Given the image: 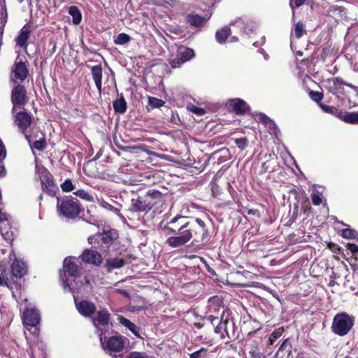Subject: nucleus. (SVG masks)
<instances>
[{
  "label": "nucleus",
  "mask_w": 358,
  "mask_h": 358,
  "mask_svg": "<svg viewBox=\"0 0 358 358\" xmlns=\"http://www.w3.org/2000/svg\"><path fill=\"white\" fill-rule=\"evenodd\" d=\"M291 353V345L289 339H285L279 347L275 355V358H284L286 355L289 357Z\"/></svg>",
  "instance_id": "c85d7f7f"
},
{
  "label": "nucleus",
  "mask_w": 358,
  "mask_h": 358,
  "mask_svg": "<svg viewBox=\"0 0 358 358\" xmlns=\"http://www.w3.org/2000/svg\"><path fill=\"white\" fill-rule=\"evenodd\" d=\"M10 216L0 209V233L5 239H10L12 232L10 231Z\"/></svg>",
  "instance_id": "4468645a"
},
{
  "label": "nucleus",
  "mask_w": 358,
  "mask_h": 358,
  "mask_svg": "<svg viewBox=\"0 0 358 358\" xmlns=\"http://www.w3.org/2000/svg\"><path fill=\"white\" fill-rule=\"evenodd\" d=\"M165 104V101L154 96L148 97V105L152 108H159Z\"/></svg>",
  "instance_id": "ea45409f"
},
{
  "label": "nucleus",
  "mask_w": 358,
  "mask_h": 358,
  "mask_svg": "<svg viewBox=\"0 0 358 358\" xmlns=\"http://www.w3.org/2000/svg\"><path fill=\"white\" fill-rule=\"evenodd\" d=\"M231 33V29L229 27H224L220 29L217 30L215 33L216 41L220 44L224 43Z\"/></svg>",
  "instance_id": "7c9ffc66"
},
{
  "label": "nucleus",
  "mask_w": 358,
  "mask_h": 358,
  "mask_svg": "<svg viewBox=\"0 0 358 358\" xmlns=\"http://www.w3.org/2000/svg\"><path fill=\"white\" fill-rule=\"evenodd\" d=\"M76 308L78 313L86 317H92L96 310L95 305L92 302L87 300H83L78 303H76Z\"/></svg>",
  "instance_id": "ddd939ff"
},
{
  "label": "nucleus",
  "mask_w": 358,
  "mask_h": 358,
  "mask_svg": "<svg viewBox=\"0 0 358 358\" xmlns=\"http://www.w3.org/2000/svg\"><path fill=\"white\" fill-rule=\"evenodd\" d=\"M38 140H34L29 144L31 148H34L38 151H43L46 148V141L45 134L38 130Z\"/></svg>",
  "instance_id": "c756f323"
},
{
  "label": "nucleus",
  "mask_w": 358,
  "mask_h": 358,
  "mask_svg": "<svg viewBox=\"0 0 358 358\" xmlns=\"http://www.w3.org/2000/svg\"><path fill=\"white\" fill-rule=\"evenodd\" d=\"M248 353L251 358H262V353L258 348H248Z\"/></svg>",
  "instance_id": "09e8293b"
},
{
  "label": "nucleus",
  "mask_w": 358,
  "mask_h": 358,
  "mask_svg": "<svg viewBox=\"0 0 358 358\" xmlns=\"http://www.w3.org/2000/svg\"><path fill=\"white\" fill-rule=\"evenodd\" d=\"M62 189L65 192H71L76 189V185L72 182L71 179H66L61 184Z\"/></svg>",
  "instance_id": "79ce46f5"
},
{
  "label": "nucleus",
  "mask_w": 358,
  "mask_h": 358,
  "mask_svg": "<svg viewBox=\"0 0 358 358\" xmlns=\"http://www.w3.org/2000/svg\"><path fill=\"white\" fill-rule=\"evenodd\" d=\"M305 3V0H295L294 3H293L292 0L289 1V6L292 9V15L294 16L295 12L294 9L300 7Z\"/></svg>",
  "instance_id": "603ef678"
},
{
  "label": "nucleus",
  "mask_w": 358,
  "mask_h": 358,
  "mask_svg": "<svg viewBox=\"0 0 358 358\" xmlns=\"http://www.w3.org/2000/svg\"><path fill=\"white\" fill-rule=\"evenodd\" d=\"M22 320L25 325L36 327L40 322L38 310L33 308H27L23 312Z\"/></svg>",
  "instance_id": "f8f14e48"
},
{
  "label": "nucleus",
  "mask_w": 358,
  "mask_h": 358,
  "mask_svg": "<svg viewBox=\"0 0 358 358\" xmlns=\"http://www.w3.org/2000/svg\"><path fill=\"white\" fill-rule=\"evenodd\" d=\"M102 71L103 69L101 65H95L91 68L92 76L99 94H101L102 90Z\"/></svg>",
  "instance_id": "412c9836"
},
{
  "label": "nucleus",
  "mask_w": 358,
  "mask_h": 358,
  "mask_svg": "<svg viewBox=\"0 0 358 358\" xmlns=\"http://www.w3.org/2000/svg\"><path fill=\"white\" fill-rule=\"evenodd\" d=\"M97 238L105 244H110L118 238L117 231L115 229L103 231L102 234L97 235Z\"/></svg>",
  "instance_id": "393cba45"
},
{
  "label": "nucleus",
  "mask_w": 358,
  "mask_h": 358,
  "mask_svg": "<svg viewBox=\"0 0 358 358\" xmlns=\"http://www.w3.org/2000/svg\"><path fill=\"white\" fill-rule=\"evenodd\" d=\"M355 318L345 312L337 313L333 318L331 331L339 336L347 335L355 324Z\"/></svg>",
  "instance_id": "39448f33"
},
{
  "label": "nucleus",
  "mask_w": 358,
  "mask_h": 358,
  "mask_svg": "<svg viewBox=\"0 0 358 358\" xmlns=\"http://www.w3.org/2000/svg\"><path fill=\"white\" fill-rule=\"evenodd\" d=\"M206 350L203 348H201L199 350L192 353L190 355V358H203L202 354L205 353Z\"/></svg>",
  "instance_id": "4d7b16f0"
},
{
  "label": "nucleus",
  "mask_w": 358,
  "mask_h": 358,
  "mask_svg": "<svg viewBox=\"0 0 358 358\" xmlns=\"http://www.w3.org/2000/svg\"><path fill=\"white\" fill-rule=\"evenodd\" d=\"M228 318H224V314L223 313L219 322L215 327V333L219 334L222 339H224V333H225L226 329H227Z\"/></svg>",
  "instance_id": "2f4dec72"
},
{
  "label": "nucleus",
  "mask_w": 358,
  "mask_h": 358,
  "mask_svg": "<svg viewBox=\"0 0 358 358\" xmlns=\"http://www.w3.org/2000/svg\"><path fill=\"white\" fill-rule=\"evenodd\" d=\"M312 202L315 206H319L322 203V198L320 195L316 194H313L311 195Z\"/></svg>",
  "instance_id": "052dcab7"
},
{
  "label": "nucleus",
  "mask_w": 358,
  "mask_h": 358,
  "mask_svg": "<svg viewBox=\"0 0 358 358\" xmlns=\"http://www.w3.org/2000/svg\"><path fill=\"white\" fill-rule=\"evenodd\" d=\"M188 110L197 115H203L206 113V110L203 108L197 107L194 105L189 106Z\"/></svg>",
  "instance_id": "49530a36"
},
{
  "label": "nucleus",
  "mask_w": 358,
  "mask_h": 358,
  "mask_svg": "<svg viewBox=\"0 0 358 358\" xmlns=\"http://www.w3.org/2000/svg\"><path fill=\"white\" fill-rule=\"evenodd\" d=\"M125 264L124 259L119 257H114L108 259L105 264V267L108 271H111L113 269L120 268Z\"/></svg>",
  "instance_id": "cd10ccee"
},
{
  "label": "nucleus",
  "mask_w": 358,
  "mask_h": 358,
  "mask_svg": "<svg viewBox=\"0 0 358 358\" xmlns=\"http://www.w3.org/2000/svg\"><path fill=\"white\" fill-rule=\"evenodd\" d=\"M57 210L60 216L68 220H75L83 210L79 200L73 196L57 197Z\"/></svg>",
  "instance_id": "7ed1b4c3"
},
{
  "label": "nucleus",
  "mask_w": 358,
  "mask_h": 358,
  "mask_svg": "<svg viewBox=\"0 0 358 358\" xmlns=\"http://www.w3.org/2000/svg\"><path fill=\"white\" fill-rule=\"evenodd\" d=\"M131 40L129 35L125 33L119 34L115 38L114 43L117 45H124Z\"/></svg>",
  "instance_id": "4c0bfd02"
},
{
  "label": "nucleus",
  "mask_w": 358,
  "mask_h": 358,
  "mask_svg": "<svg viewBox=\"0 0 358 358\" xmlns=\"http://www.w3.org/2000/svg\"><path fill=\"white\" fill-rule=\"evenodd\" d=\"M6 175V169L4 166L0 163V178L3 177Z\"/></svg>",
  "instance_id": "69168bd1"
},
{
  "label": "nucleus",
  "mask_w": 358,
  "mask_h": 358,
  "mask_svg": "<svg viewBox=\"0 0 358 358\" xmlns=\"http://www.w3.org/2000/svg\"><path fill=\"white\" fill-rule=\"evenodd\" d=\"M69 14L72 16V21L74 24L77 25L80 23L82 20V14L77 6H70L69 8Z\"/></svg>",
  "instance_id": "72a5a7b5"
},
{
  "label": "nucleus",
  "mask_w": 358,
  "mask_h": 358,
  "mask_svg": "<svg viewBox=\"0 0 358 358\" xmlns=\"http://www.w3.org/2000/svg\"><path fill=\"white\" fill-rule=\"evenodd\" d=\"M13 121L23 134L29 144L36 139L38 136V129L32 127L34 118L30 113L25 110L15 112L13 114Z\"/></svg>",
  "instance_id": "f03ea898"
},
{
  "label": "nucleus",
  "mask_w": 358,
  "mask_h": 358,
  "mask_svg": "<svg viewBox=\"0 0 358 358\" xmlns=\"http://www.w3.org/2000/svg\"><path fill=\"white\" fill-rule=\"evenodd\" d=\"M269 130L271 133H275L278 129L277 126L273 120H271L268 124L265 125Z\"/></svg>",
  "instance_id": "680f3d73"
},
{
  "label": "nucleus",
  "mask_w": 358,
  "mask_h": 358,
  "mask_svg": "<svg viewBox=\"0 0 358 358\" xmlns=\"http://www.w3.org/2000/svg\"><path fill=\"white\" fill-rule=\"evenodd\" d=\"M236 23L243 24V31L247 34L255 32L257 28V25L254 22L249 20L244 17H239L235 21H232L230 22L229 25H234Z\"/></svg>",
  "instance_id": "4be33fe9"
},
{
  "label": "nucleus",
  "mask_w": 358,
  "mask_h": 358,
  "mask_svg": "<svg viewBox=\"0 0 358 358\" xmlns=\"http://www.w3.org/2000/svg\"><path fill=\"white\" fill-rule=\"evenodd\" d=\"M0 286L6 285V287L10 288V285L9 284V280L8 278H6V270L3 266H0Z\"/></svg>",
  "instance_id": "37998d69"
},
{
  "label": "nucleus",
  "mask_w": 358,
  "mask_h": 358,
  "mask_svg": "<svg viewBox=\"0 0 358 358\" xmlns=\"http://www.w3.org/2000/svg\"><path fill=\"white\" fill-rule=\"evenodd\" d=\"M117 320L122 325L127 328L135 336L143 339L140 334L141 329L139 327H137L134 323L122 315L118 316Z\"/></svg>",
  "instance_id": "a211bd4d"
},
{
  "label": "nucleus",
  "mask_w": 358,
  "mask_h": 358,
  "mask_svg": "<svg viewBox=\"0 0 358 358\" xmlns=\"http://www.w3.org/2000/svg\"><path fill=\"white\" fill-rule=\"evenodd\" d=\"M113 106L116 113L123 114L127 111V104L122 94L118 99L113 101Z\"/></svg>",
  "instance_id": "bb28decb"
},
{
  "label": "nucleus",
  "mask_w": 358,
  "mask_h": 358,
  "mask_svg": "<svg viewBox=\"0 0 358 358\" xmlns=\"http://www.w3.org/2000/svg\"><path fill=\"white\" fill-rule=\"evenodd\" d=\"M259 121L264 125L268 124L271 121V118L266 115L264 113H259L258 115Z\"/></svg>",
  "instance_id": "6e6d98bb"
},
{
  "label": "nucleus",
  "mask_w": 358,
  "mask_h": 358,
  "mask_svg": "<svg viewBox=\"0 0 358 358\" xmlns=\"http://www.w3.org/2000/svg\"><path fill=\"white\" fill-rule=\"evenodd\" d=\"M342 236L345 238H357L358 232L352 229H345L342 231Z\"/></svg>",
  "instance_id": "c03bdc74"
},
{
  "label": "nucleus",
  "mask_w": 358,
  "mask_h": 358,
  "mask_svg": "<svg viewBox=\"0 0 358 358\" xmlns=\"http://www.w3.org/2000/svg\"><path fill=\"white\" fill-rule=\"evenodd\" d=\"M228 159H229V158H228L227 156H225V155L220 156V157L218 158V159H217V163H218V164H221V163H222V162H224L227 161Z\"/></svg>",
  "instance_id": "774afa93"
},
{
  "label": "nucleus",
  "mask_w": 358,
  "mask_h": 358,
  "mask_svg": "<svg viewBox=\"0 0 358 358\" xmlns=\"http://www.w3.org/2000/svg\"><path fill=\"white\" fill-rule=\"evenodd\" d=\"M164 196L162 192L157 190L152 189V208L163 202Z\"/></svg>",
  "instance_id": "e433bc0d"
},
{
  "label": "nucleus",
  "mask_w": 358,
  "mask_h": 358,
  "mask_svg": "<svg viewBox=\"0 0 358 358\" xmlns=\"http://www.w3.org/2000/svg\"><path fill=\"white\" fill-rule=\"evenodd\" d=\"M320 106L326 113L331 114H337L338 113V110L333 106H327L322 103H320Z\"/></svg>",
  "instance_id": "5fc2aeb1"
},
{
  "label": "nucleus",
  "mask_w": 358,
  "mask_h": 358,
  "mask_svg": "<svg viewBox=\"0 0 358 358\" xmlns=\"http://www.w3.org/2000/svg\"><path fill=\"white\" fill-rule=\"evenodd\" d=\"M191 218L177 215L170 221L162 220L158 226L159 230L165 235H173L166 240V243L171 248L185 245L192 239Z\"/></svg>",
  "instance_id": "f257e3e1"
},
{
  "label": "nucleus",
  "mask_w": 358,
  "mask_h": 358,
  "mask_svg": "<svg viewBox=\"0 0 358 358\" xmlns=\"http://www.w3.org/2000/svg\"><path fill=\"white\" fill-rule=\"evenodd\" d=\"M234 142L236 146L241 150H243L246 148L247 139L245 138H236Z\"/></svg>",
  "instance_id": "3c124183"
},
{
  "label": "nucleus",
  "mask_w": 358,
  "mask_h": 358,
  "mask_svg": "<svg viewBox=\"0 0 358 358\" xmlns=\"http://www.w3.org/2000/svg\"><path fill=\"white\" fill-rule=\"evenodd\" d=\"M185 62L182 60H181V58L178 57V58L174 59L171 62V65L173 68H178L180 67Z\"/></svg>",
  "instance_id": "bf43d9fd"
},
{
  "label": "nucleus",
  "mask_w": 358,
  "mask_h": 358,
  "mask_svg": "<svg viewBox=\"0 0 358 358\" xmlns=\"http://www.w3.org/2000/svg\"><path fill=\"white\" fill-rule=\"evenodd\" d=\"M12 73L15 79L24 80L28 76V69L24 62H15L12 66Z\"/></svg>",
  "instance_id": "2eb2a0df"
},
{
  "label": "nucleus",
  "mask_w": 358,
  "mask_h": 358,
  "mask_svg": "<svg viewBox=\"0 0 358 358\" xmlns=\"http://www.w3.org/2000/svg\"><path fill=\"white\" fill-rule=\"evenodd\" d=\"M347 248L353 254L356 255L358 252V245L354 243H348Z\"/></svg>",
  "instance_id": "e2e57ef3"
},
{
  "label": "nucleus",
  "mask_w": 358,
  "mask_h": 358,
  "mask_svg": "<svg viewBox=\"0 0 358 358\" xmlns=\"http://www.w3.org/2000/svg\"><path fill=\"white\" fill-rule=\"evenodd\" d=\"M327 83L328 85L327 88L329 92L333 94L342 93L343 90V85L348 86L352 89H354L355 90H357V87L356 86L353 85L351 83H346L340 77H336L331 79H328L327 80Z\"/></svg>",
  "instance_id": "1a4fd4ad"
},
{
  "label": "nucleus",
  "mask_w": 358,
  "mask_h": 358,
  "mask_svg": "<svg viewBox=\"0 0 358 358\" xmlns=\"http://www.w3.org/2000/svg\"><path fill=\"white\" fill-rule=\"evenodd\" d=\"M341 119L345 122L350 124H358V113L357 112H345Z\"/></svg>",
  "instance_id": "f704fd0d"
},
{
  "label": "nucleus",
  "mask_w": 358,
  "mask_h": 358,
  "mask_svg": "<svg viewBox=\"0 0 358 358\" xmlns=\"http://www.w3.org/2000/svg\"><path fill=\"white\" fill-rule=\"evenodd\" d=\"M30 36V31L24 26L20 31L18 36L15 38L17 45L21 48H27V41Z\"/></svg>",
  "instance_id": "a878e982"
},
{
  "label": "nucleus",
  "mask_w": 358,
  "mask_h": 358,
  "mask_svg": "<svg viewBox=\"0 0 358 358\" xmlns=\"http://www.w3.org/2000/svg\"><path fill=\"white\" fill-rule=\"evenodd\" d=\"M80 258L86 264L99 266L103 262L101 255L95 250L86 249L80 255Z\"/></svg>",
  "instance_id": "9d476101"
},
{
  "label": "nucleus",
  "mask_w": 358,
  "mask_h": 358,
  "mask_svg": "<svg viewBox=\"0 0 358 358\" xmlns=\"http://www.w3.org/2000/svg\"><path fill=\"white\" fill-rule=\"evenodd\" d=\"M130 210L134 213L148 212V206L142 195H138L137 198L131 200Z\"/></svg>",
  "instance_id": "f3484780"
},
{
  "label": "nucleus",
  "mask_w": 358,
  "mask_h": 358,
  "mask_svg": "<svg viewBox=\"0 0 358 358\" xmlns=\"http://www.w3.org/2000/svg\"><path fill=\"white\" fill-rule=\"evenodd\" d=\"M11 101L13 105L12 114L15 113L17 108H23L27 102V91L25 87L17 84L11 91Z\"/></svg>",
  "instance_id": "0eeeda50"
},
{
  "label": "nucleus",
  "mask_w": 358,
  "mask_h": 358,
  "mask_svg": "<svg viewBox=\"0 0 358 358\" xmlns=\"http://www.w3.org/2000/svg\"><path fill=\"white\" fill-rule=\"evenodd\" d=\"M309 96L312 100H313L316 103H318L319 104L324 96V95L322 92H319L313 91V90H310L309 92Z\"/></svg>",
  "instance_id": "a18cd8bd"
},
{
  "label": "nucleus",
  "mask_w": 358,
  "mask_h": 358,
  "mask_svg": "<svg viewBox=\"0 0 358 358\" xmlns=\"http://www.w3.org/2000/svg\"><path fill=\"white\" fill-rule=\"evenodd\" d=\"M38 173L39 174L43 192H45L50 196H56V193L58 191V187L55 183L52 175L45 167L39 168L38 169Z\"/></svg>",
  "instance_id": "423d86ee"
},
{
  "label": "nucleus",
  "mask_w": 358,
  "mask_h": 358,
  "mask_svg": "<svg viewBox=\"0 0 358 358\" xmlns=\"http://www.w3.org/2000/svg\"><path fill=\"white\" fill-rule=\"evenodd\" d=\"M229 107L231 108L236 115H243L250 110L249 105L241 99L230 100L229 101Z\"/></svg>",
  "instance_id": "dca6fc26"
},
{
  "label": "nucleus",
  "mask_w": 358,
  "mask_h": 358,
  "mask_svg": "<svg viewBox=\"0 0 358 358\" xmlns=\"http://www.w3.org/2000/svg\"><path fill=\"white\" fill-rule=\"evenodd\" d=\"M110 315L109 312L106 309H101L97 311L96 316L92 318V322L94 326L96 328V331L100 335L102 330L99 326H106L109 323Z\"/></svg>",
  "instance_id": "9b49d317"
},
{
  "label": "nucleus",
  "mask_w": 358,
  "mask_h": 358,
  "mask_svg": "<svg viewBox=\"0 0 358 358\" xmlns=\"http://www.w3.org/2000/svg\"><path fill=\"white\" fill-rule=\"evenodd\" d=\"M329 13H331L334 18L343 19V17H346V10L343 6L337 5L331 6L329 8Z\"/></svg>",
  "instance_id": "473e14b6"
},
{
  "label": "nucleus",
  "mask_w": 358,
  "mask_h": 358,
  "mask_svg": "<svg viewBox=\"0 0 358 358\" xmlns=\"http://www.w3.org/2000/svg\"><path fill=\"white\" fill-rule=\"evenodd\" d=\"M64 271L73 278L78 276L80 273L78 265L68 258H66L64 261Z\"/></svg>",
  "instance_id": "5701e85b"
},
{
  "label": "nucleus",
  "mask_w": 358,
  "mask_h": 358,
  "mask_svg": "<svg viewBox=\"0 0 358 358\" xmlns=\"http://www.w3.org/2000/svg\"><path fill=\"white\" fill-rule=\"evenodd\" d=\"M73 194L87 201H94L93 196L89 194L87 191L82 189L76 190V192H73Z\"/></svg>",
  "instance_id": "a19ab883"
},
{
  "label": "nucleus",
  "mask_w": 358,
  "mask_h": 358,
  "mask_svg": "<svg viewBox=\"0 0 358 358\" xmlns=\"http://www.w3.org/2000/svg\"><path fill=\"white\" fill-rule=\"evenodd\" d=\"M179 57L181 58V60L186 62L194 57V51L191 48L181 49Z\"/></svg>",
  "instance_id": "c9c22d12"
},
{
  "label": "nucleus",
  "mask_w": 358,
  "mask_h": 358,
  "mask_svg": "<svg viewBox=\"0 0 358 358\" xmlns=\"http://www.w3.org/2000/svg\"><path fill=\"white\" fill-rule=\"evenodd\" d=\"M103 206L110 210V211H113L114 213H115L116 215H117L119 217H123V215L120 213V210L116 207H114L112 205L109 204L108 203H106V202H104V203L103 204Z\"/></svg>",
  "instance_id": "8fccbe9b"
},
{
  "label": "nucleus",
  "mask_w": 358,
  "mask_h": 358,
  "mask_svg": "<svg viewBox=\"0 0 358 358\" xmlns=\"http://www.w3.org/2000/svg\"><path fill=\"white\" fill-rule=\"evenodd\" d=\"M227 327V329H226L225 333H224L223 340L228 339L227 343L230 341H235L238 338L237 327L232 320H228Z\"/></svg>",
  "instance_id": "b1692460"
},
{
  "label": "nucleus",
  "mask_w": 358,
  "mask_h": 358,
  "mask_svg": "<svg viewBox=\"0 0 358 358\" xmlns=\"http://www.w3.org/2000/svg\"><path fill=\"white\" fill-rule=\"evenodd\" d=\"M142 196L146 202L148 210L150 211L152 209V190L148 191L145 194H143Z\"/></svg>",
  "instance_id": "de8ad7c7"
},
{
  "label": "nucleus",
  "mask_w": 358,
  "mask_h": 358,
  "mask_svg": "<svg viewBox=\"0 0 358 358\" xmlns=\"http://www.w3.org/2000/svg\"><path fill=\"white\" fill-rule=\"evenodd\" d=\"M11 273L15 278H22L27 273V266L24 262L15 259L11 264Z\"/></svg>",
  "instance_id": "aec40b11"
},
{
  "label": "nucleus",
  "mask_w": 358,
  "mask_h": 358,
  "mask_svg": "<svg viewBox=\"0 0 358 358\" xmlns=\"http://www.w3.org/2000/svg\"><path fill=\"white\" fill-rule=\"evenodd\" d=\"M207 19L199 14L191 13L186 16L187 22L195 28L202 27L206 22Z\"/></svg>",
  "instance_id": "6ab92c4d"
},
{
  "label": "nucleus",
  "mask_w": 358,
  "mask_h": 358,
  "mask_svg": "<svg viewBox=\"0 0 358 358\" xmlns=\"http://www.w3.org/2000/svg\"><path fill=\"white\" fill-rule=\"evenodd\" d=\"M48 45H49V47L51 48V49L48 51L47 55H48L49 56H51L56 51L57 43H56L55 41L50 40Z\"/></svg>",
  "instance_id": "13d9d810"
},
{
  "label": "nucleus",
  "mask_w": 358,
  "mask_h": 358,
  "mask_svg": "<svg viewBox=\"0 0 358 358\" xmlns=\"http://www.w3.org/2000/svg\"><path fill=\"white\" fill-rule=\"evenodd\" d=\"M99 340L104 350L112 355V352H120L124 347V340L121 336H113L103 341V332L100 333Z\"/></svg>",
  "instance_id": "6e6552de"
},
{
  "label": "nucleus",
  "mask_w": 358,
  "mask_h": 358,
  "mask_svg": "<svg viewBox=\"0 0 358 358\" xmlns=\"http://www.w3.org/2000/svg\"><path fill=\"white\" fill-rule=\"evenodd\" d=\"M206 320L210 322L213 326L215 325L216 322H219V318L213 315H209L206 317Z\"/></svg>",
  "instance_id": "0e129e2a"
},
{
  "label": "nucleus",
  "mask_w": 358,
  "mask_h": 358,
  "mask_svg": "<svg viewBox=\"0 0 358 358\" xmlns=\"http://www.w3.org/2000/svg\"><path fill=\"white\" fill-rule=\"evenodd\" d=\"M294 33L296 38H300L303 34H306L305 25L302 22L299 21L295 24Z\"/></svg>",
  "instance_id": "58836bf2"
},
{
  "label": "nucleus",
  "mask_w": 358,
  "mask_h": 358,
  "mask_svg": "<svg viewBox=\"0 0 358 358\" xmlns=\"http://www.w3.org/2000/svg\"><path fill=\"white\" fill-rule=\"evenodd\" d=\"M2 155H3V157H5L6 150H5V148H4L3 145L2 144L1 142H0V157H1Z\"/></svg>",
  "instance_id": "338daca9"
},
{
  "label": "nucleus",
  "mask_w": 358,
  "mask_h": 358,
  "mask_svg": "<svg viewBox=\"0 0 358 358\" xmlns=\"http://www.w3.org/2000/svg\"><path fill=\"white\" fill-rule=\"evenodd\" d=\"M281 336V333L278 331H274L268 339V344L271 345L273 343Z\"/></svg>",
  "instance_id": "864d4df0"
},
{
  "label": "nucleus",
  "mask_w": 358,
  "mask_h": 358,
  "mask_svg": "<svg viewBox=\"0 0 358 358\" xmlns=\"http://www.w3.org/2000/svg\"><path fill=\"white\" fill-rule=\"evenodd\" d=\"M189 227L192 229V245L203 247L210 243L211 236L204 221L200 218L192 217Z\"/></svg>",
  "instance_id": "20e7f679"
}]
</instances>
